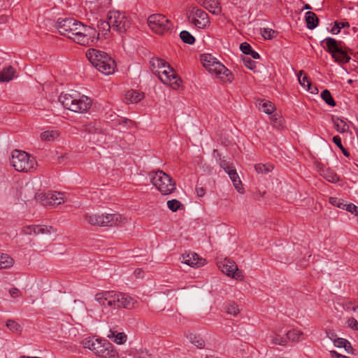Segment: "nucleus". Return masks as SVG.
I'll use <instances>...</instances> for the list:
<instances>
[{"label":"nucleus","instance_id":"1","mask_svg":"<svg viewBox=\"0 0 358 358\" xmlns=\"http://www.w3.org/2000/svg\"><path fill=\"white\" fill-rule=\"evenodd\" d=\"M57 28L61 35L84 46H90L99 40V34L91 27L84 25L74 18L59 19Z\"/></svg>","mask_w":358,"mask_h":358},{"label":"nucleus","instance_id":"2","mask_svg":"<svg viewBox=\"0 0 358 358\" xmlns=\"http://www.w3.org/2000/svg\"><path fill=\"white\" fill-rule=\"evenodd\" d=\"M90 62L99 72L105 75H110L115 72L116 63L106 52L91 48L86 52Z\"/></svg>","mask_w":358,"mask_h":358},{"label":"nucleus","instance_id":"3","mask_svg":"<svg viewBox=\"0 0 358 358\" xmlns=\"http://www.w3.org/2000/svg\"><path fill=\"white\" fill-rule=\"evenodd\" d=\"M201 61L204 68L222 82L231 83L234 80L233 73L210 54L201 55Z\"/></svg>","mask_w":358,"mask_h":358},{"label":"nucleus","instance_id":"4","mask_svg":"<svg viewBox=\"0 0 358 358\" xmlns=\"http://www.w3.org/2000/svg\"><path fill=\"white\" fill-rule=\"evenodd\" d=\"M83 345L102 358L118 357V353L114 346L107 340L88 338L83 341Z\"/></svg>","mask_w":358,"mask_h":358},{"label":"nucleus","instance_id":"5","mask_svg":"<svg viewBox=\"0 0 358 358\" xmlns=\"http://www.w3.org/2000/svg\"><path fill=\"white\" fill-rule=\"evenodd\" d=\"M125 220L118 213H93L86 214L85 220L92 226L96 227H117Z\"/></svg>","mask_w":358,"mask_h":358},{"label":"nucleus","instance_id":"6","mask_svg":"<svg viewBox=\"0 0 358 358\" xmlns=\"http://www.w3.org/2000/svg\"><path fill=\"white\" fill-rule=\"evenodd\" d=\"M59 100L65 108L75 113H85L92 105L91 99L84 95L77 98L71 94H62Z\"/></svg>","mask_w":358,"mask_h":358},{"label":"nucleus","instance_id":"7","mask_svg":"<svg viewBox=\"0 0 358 358\" xmlns=\"http://www.w3.org/2000/svg\"><path fill=\"white\" fill-rule=\"evenodd\" d=\"M152 184L164 195L173 192L176 189L175 180L163 171L152 172L149 174Z\"/></svg>","mask_w":358,"mask_h":358},{"label":"nucleus","instance_id":"8","mask_svg":"<svg viewBox=\"0 0 358 358\" xmlns=\"http://www.w3.org/2000/svg\"><path fill=\"white\" fill-rule=\"evenodd\" d=\"M10 163L16 171L20 172H31L37 166L34 157L24 151L18 150L13 151Z\"/></svg>","mask_w":358,"mask_h":358},{"label":"nucleus","instance_id":"9","mask_svg":"<svg viewBox=\"0 0 358 358\" xmlns=\"http://www.w3.org/2000/svg\"><path fill=\"white\" fill-rule=\"evenodd\" d=\"M107 20L109 24L112 25L113 31L119 34L125 33L131 26L129 17L119 10H110L107 14Z\"/></svg>","mask_w":358,"mask_h":358},{"label":"nucleus","instance_id":"10","mask_svg":"<svg viewBox=\"0 0 358 358\" xmlns=\"http://www.w3.org/2000/svg\"><path fill=\"white\" fill-rule=\"evenodd\" d=\"M148 25L157 34H166L173 29V24L166 16L161 14H153L148 17Z\"/></svg>","mask_w":358,"mask_h":358},{"label":"nucleus","instance_id":"11","mask_svg":"<svg viewBox=\"0 0 358 358\" xmlns=\"http://www.w3.org/2000/svg\"><path fill=\"white\" fill-rule=\"evenodd\" d=\"M322 42H325L327 50L331 54L332 57L336 62L348 63L350 59V57L342 48L341 41H337L333 38H327Z\"/></svg>","mask_w":358,"mask_h":358},{"label":"nucleus","instance_id":"12","mask_svg":"<svg viewBox=\"0 0 358 358\" xmlns=\"http://www.w3.org/2000/svg\"><path fill=\"white\" fill-rule=\"evenodd\" d=\"M152 71L164 84L170 85L173 89L180 87L181 79L170 65H167L165 69H155Z\"/></svg>","mask_w":358,"mask_h":358},{"label":"nucleus","instance_id":"13","mask_svg":"<svg viewBox=\"0 0 358 358\" xmlns=\"http://www.w3.org/2000/svg\"><path fill=\"white\" fill-rule=\"evenodd\" d=\"M188 20L198 29H206L210 25L208 14L203 10L194 8L187 15Z\"/></svg>","mask_w":358,"mask_h":358},{"label":"nucleus","instance_id":"14","mask_svg":"<svg viewBox=\"0 0 358 358\" xmlns=\"http://www.w3.org/2000/svg\"><path fill=\"white\" fill-rule=\"evenodd\" d=\"M219 268L223 273L234 279L237 280H243L244 279L242 271L238 269L236 262L231 259H224L219 265Z\"/></svg>","mask_w":358,"mask_h":358},{"label":"nucleus","instance_id":"15","mask_svg":"<svg viewBox=\"0 0 358 358\" xmlns=\"http://www.w3.org/2000/svg\"><path fill=\"white\" fill-rule=\"evenodd\" d=\"M95 300L104 308H117L115 292L108 291L97 293L95 295Z\"/></svg>","mask_w":358,"mask_h":358},{"label":"nucleus","instance_id":"16","mask_svg":"<svg viewBox=\"0 0 358 358\" xmlns=\"http://www.w3.org/2000/svg\"><path fill=\"white\" fill-rule=\"evenodd\" d=\"M22 231L27 235L41 236V237H47L52 231H55L54 228L51 226L45 225H29L22 229Z\"/></svg>","mask_w":358,"mask_h":358},{"label":"nucleus","instance_id":"17","mask_svg":"<svg viewBox=\"0 0 358 358\" xmlns=\"http://www.w3.org/2000/svg\"><path fill=\"white\" fill-rule=\"evenodd\" d=\"M137 301L125 293L116 292L117 308H126L131 310L135 308Z\"/></svg>","mask_w":358,"mask_h":358},{"label":"nucleus","instance_id":"18","mask_svg":"<svg viewBox=\"0 0 358 358\" xmlns=\"http://www.w3.org/2000/svg\"><path fill=\"white\" fill-rule=\"evenodd\" d=\"M182 262L191 267H200L205 264L206 260L199 257L196 253L192 252L189 254H183L182 255Z\"/></svg>","mask_w":358,"mask_h":358},{"label":"nucleus","instance_id":"19","mask_svg":"<svg viewBox=\"0 0 358 358\" xmlns=\"http://www.w3.org/2000/svg\"><path fill=\"white\" fill-rule=\"evenodd\" d=\"M45 205L58 206L64 202V194L62 192H50L45 196Z\"/></svg>","mask_w":358,"mask_h":358},{"label":"nucleus","instance_id":"20","mask_svg":"<svg viewBox=\"0 0 358 358\" xmlns=\"http://www.w3.org/2000/svg\"><path fill=\"white\" fill-rule=\"evenodd\" d=\"M199 2L205 8L213 14L218 15L222 11L217 0H200Z\"/></svg>","mask_w":358,"mask_h":358},{"label":"nucleus","instance_id":"21","mask_svg":"<svg viewBox=\"0 0 358 358\" xmlns=\"http://www.w3.org/2000/svg\"><path fill=\"white\" fill-rule=\"evenodd\" d=\"M298 80L300 85L304 87H306L308 91L310 92L312 94L315 93V91L317 92V89L316 87H314V90L312 89L311 83L303 70H301L299 72Z\"/></svg>","mask_w":358,"mask_h":358},{"label":"nucleus","instance_id":"22","mask_svg":"<svg viewBox=\"0 0 358 358\" xmlns=\"http://www.w3.org/2000/svg\"><path fill=\"white\" fill-rule=\"evenodd\" d=\"M15 74V70L12 66L3 68L0 71V82H9L13 79Z\"/></svg>","mask_w":358,"mask_h":358},{"label":"nucleus","instance_id":"23","mask_svg":"<svg viewBox=\"0 0 358 358\" xmlns=\"http://www.w3.org/2000/svg\"><path fill=\"white\" fill-rule=\"evenodd\" d=\"M144 97L143 94L139 93L136 90L128 91L125 94V101L127 103H138Z\"/></svg>","mask_w":358,"mask_h":358},{"label":"nucleus","instance_id":"24","mask_svg":"<svg viewBox=\"0 0 358 358\" xmlns=\"http://www.w3.org/2000/svg\"><path fill=\"white\" fill-rule=\"evenodd\" d=\"M318 17L312 11H308L306 13V26L309 29H315L318 24Z\"/></svg>","mask_w":358,"mask_h":358},{"label":"nucleus","instance_id":"25","mask_svg":"<svg viewBox=\"0 0 358 358\" xmlns=\"http://www.w3.org/2000/svg\"><path fill=\"white\" fill-rule=\"evenodd\" d=\"M59 132L57 130H48L41 134V139L43 141H53L58 138Z\"/></svg>","mask_w":358,"mask_h":358},{"label":"nucleus","instance_id":"26","mask_svg":"<svg viewBox=\"0 0 358 358\" xmlns=\"http://www.w3.org/2000/svg\"><path fill=\"white\" fill-rule=\"evenodd\" d=\"M232 173H229V176L231 180L235 189L239 193H243V188L242 187L241 180L236 172V171H231Z\"/></svg>","mask_w":358,"mask_h":358},{"label":"nucleus","instance_id":"27","mask_svg":"<svg viewBox=\"0 0 358 358\" xmlns=\"http://www.w3.org/2000/svg\"><path fill=\"white\" fill-rule=\"evenodd\" d=\"M259 108L265 113L270 115L274 111L275 107L271 101L261 100L259 103Z\"/></svg>","mask_w":358,"mask_h":358},{"label":"nucleus","instance_id":"28","mask_svg":"<svg viewBox=\"0 0 358 358\" xmlns=\"http://www.w3.org/2000/svg\"><path fill=\"white\" fill-rule=\"evenodd\" d=\"M217 157H219V164L220 166L224 170V171L229 175L232 173L231 171H236L233 164L227 162L224 159L221 157V155L217 152Z\"/></svg>","mask_w":358,"mask_h":358},{"label":"nucleus","instance_id":"29","mask_svg":"<svg viewBox=\"0 0 358 358\" xmlns=\"http://www.w3.org/2000/svg\"><path fill=\"white\" fill-rule=\"evenodd\" d=\"M321 175L331 182H336L339 180L338 176L329 169L322 170Z\"/></svg>","mask_w":358,"mask_h":358},{"label":"nucleus","instance_id":"30","mask_svg":"<svg viewBox=\"0 0 358 358\" xmlns=\"http://www.w3.org/2000/svg\"><path fill=\"white\" fill-rule=\"evenodd\" d=\"M6 326L13 333L15 334H21L22 331V327L21 325L14 320L9 319L6 322Z\"/></svg>","mask_w":358,"mask_h":358},{"label":"nucleus","instance_id":"31","mask_svg":"<svg viewBox=\"0 0 358 358\" xmlns=\"http://www.w3.org/2000/svg\"><path fill=\"white\" fill-rule=\"evenodd\" d=\"M334 127L339 133H345L349 130V126L343 120L337 117L334 120Z\"/></svg>","mask_w":358,"mask_h":358},{"label":"nucleus","instance_id":"32","mask_svg":"<svg viewBox=\"0 0 358 358\" xmlns=\"http://www.w3.org/2000/svg\"><path fill=\"white\" fill-rule=\"evenodd\" d=\"M0 268H8L13 266V259L6 254H1L0 256Z\"/></svg>","mask_w":358,"mask_h":358},{"label":"nucleus","instance_id":"33","mask_svg":"<svg viewBox=\"0 0 358 358\" xmlns=\"http://www.w3.org/2000/svg\"><path fill=\"white\" fill-rule=\"evenodd\" d=\"M98 28L99 32L96 31L99 35L101 33L104 36H106L110 30L112 29V25L109 24V21H99L98 22Z\"/></svg>","mask_w":358,"mask_h":358},{"label":"nucleus","instance_id":"34","mask_svg":"<svg viewBox=\"0 0 358 358\" xmlns=\"http://www.w3.org/2000/svg\"><path fill=\"white\" fill-rule=\"evenodd\" d=\"M321 98L329 106L334 107L336 103L328 90H324L321 93Z\"/></svg>","mask_w":358,"mask_h":358},{"label":"nucleus","instance_id":"35","mask_svg":"<svg viewBox=\"0 0 358 358\" xmlns=\"http://www.w3.org/2000/svg\"><path fill=\"white\" fill-rule=\"evenodd\" d=\"M150 64L152 66V70L154 71L155 69H165L167 65H169L164 60L159 58H152Z\"/></svg>","mask_w":358,"mask_h":358},{"label":"nucleus","instance_id":"36","mask_svg":"<svg viewBox=\"0 0 358 358\" xmlns=\"http://www.w3.org/2000/svg\"><path fill=\"white\" fill-rule=\"evenodd\" d=\"M188 338L190 342L196 345L199 348H203L205 346V342L203 339L199 336L196 334H190L188 336Z\"/></svg>","mask_w":358,"mask_h":358},{"label":"nucleus","instance_id":"37","mask_svg":"<svg viewBox=\"0 0 358 358\" xmlns=\"http://www.w3.org/2000/svg\"><path fill=\"white\" fill-rule=\"evenodd\" d=\"M281 329L276 330L275 335L271 339V343L274 345H285L287 343L286 337H282L280 335Z\"/></svg>","mask_w":358,"mask_h":358},{"label":"nucleus","instance_id":"38","mask_svg":"<svg viewBox=\"0 0 358 358\" xmlns=\"http://www.w3.org/2000/svg\"><path fill=\"white\" fill-rule=\"evenodd\" d=\"M255 169L258 173L266 174L273 169V166L271 164H257L255 166Z\"/></svg>","mask_w":358,"mask_h":358},{"label":"nucleus","instance_id":"39","mask_svg":"<svg viewBox=\"0 0 358 358\" xmlns=\"http://www.w3.org/2000/svg\"><path fill=\"white\" fill-rule=\"evenodd\" d=\"M115 331H110V334L108 335V338H113V337H115V340L114 341L117 343V344H123L126 342L127 341V336L124 333H118L116 335L115 334Z\"/></svg>","mask_w":358,"mask_h":358},{"label":"nucleus","instance_id":"40","mask_svg":"<svg viewBox=\"0 0 358 358\" xmlns=\"http://www.w3.org/2000/svg\"><path fill=\"white\" fill-rule=\"evenodd\" d=\"M180 38L182 42L189 45H192L195 42L194 37L187 31H182L180 33Z\"/></svg>","mask_w":358,"mask_h":358},{"label":"nucleus","instance_id":"41","mask_svg":"<svg viewBox=\"0 0 358 358\" xmlns=\"http://www.w3.org/2000/svg\"><path fill=\"white\" fill-rule=\"evenodd\" d=\"M167 206L172 212H176L178 210L184 208L183 204L177 199H172L167 201Z\"/></svg>","mask_w":358,"mask_h":358},{"label":"nucleus","instance_id":"42","mask_svg":"<svg viewBox=\"0 0 358 358\" xmlns=\"http://www.w3.org/2000/svg\"><path fill=\"white\" fill-rule=\"evenodd\" d=\"M302 335V332L299 330H292L289 331L286 334L287 341L288 340L292 341L293 342L299 341L300 336Z\"/></svg>","mask_w":358,"mask_h":358},{"label":"nucleus","instance_id":"43","mask_svg":"<svg viewBox=\"0 0 358 358\" xmlns=\"http://www.w3.org/2000/svg\"><path fill=\"white\" fill-rule=\"evenodd\" d=\"M329 203L334 206H336L341 209H345L346 203H344V201L341 199H338L337 197H329Z\"/></svg>","mask_w":358,"mask_h":358},{"label":"nucleus","instance_id":"44","mask_svg":"<svg viewBox=\"0 0 358 358\" xmlns=\"http://www.w3.org/2000/svg\"><path fill=\"white\" fill-rule=\"evenodd\" d=\"M227 313L236 316L240 313V309L236 303H232L228 306Z\"/></svg>","mask_w":358,"mask_h":358},{"label":"nucleus","instance_id":"45","mask_svg":"<svg viewBox=\"0 0 358 358\" xmlns=\"http://www.w3.org/2000/svg\"><path fill=\"white\" fill-rule=\"evenodd\" d=\"M262 36L265 39H272L275 36V31L271 29H264L262 31Z\"/></svg>","mask_w":358,"mask_h":358},{"label":"nucleus","instance_id":"46","mask_svg":"<svg viewBox=\"0 0 358 358\" xmlns=\"http://www.w3.org/2000/svg\"><path fill=\"white\" fill-rule=\"evenodd\" d=\"M240 49L243 52V53L245 55H249V53L252 50L251 45L247 42H243L240 45Z\"/></svg>","mask_w":358,"mask_h":358},{"label":"nucleus","instance_id":"47","mask_svg":"<svg viewBox=\"0 0 358 358\" xmlns=\"http://www.w3.org/2000/svg\"><path fill=\"white\" fill-rule=\"evenodd\" d=\"M243 61L245 66L246 67H248L249 69L253 70L254 69H255V67H256L255 62L254 61H252L250 58L244 57L243 59Z\"/></svg>","mask_w":358,"mask_h":358},{"label":"nucleus","instance_id":"48","mask_svg":"<svg viewBox=\"0 0 358 358\" xmlns=\"http://www.w3.org/2000/svg\"><path fill=\"white\" fill-rule=\"evenodd\" d=\"M136 358H153L147 350H141L137 352Z\"/></svg>","mask_w":358,"mask_h":358},{"label":"nucleus","instance_id":"49","mask_svg":"<svg viewBox=\"0 0 358 358\" xmlns=\"http://www.w3.org/2000/svg\"><path fill=\"white\" fill-rule=\"evenodd\" d=\"M348 343V340L342 338H337L334 339V344L337 348H343L345 345Z\"/></svg>","mask_w":358,"mask_h":358},{"label":"nucleus","instance_id":"50","mask_svg":"<svg viewBox=\"0 0 358 358\" xmlns=\"http://www.w3.org/2000/svg\"><path fill=\"white\" fill-rule=\"evenodd\" d=\"M349 327L354 330H358V322L354 317H350L347 321Z\"/></svg>","mask_w":358,"mask_h":358},{"label":"nucleus","instance_id":"51","mask_svg":"<svg viewBox=\"0 0 358 358\" xmlns=\"http://www.w3.org/2000/svg\"><path fill=\"white\" fill-rule=\"evenodd\" d=\"M344 308L345 310H352L355 313H358V304H354L352 302L347 303Z\"/></svg>","mask_w":358,"mask_h":358},{"label":"nucleus","instance_id":"52","mask_svg":"<svg viewBox=\"0 0 358 358\" xmlns=\"http://www.w3.org/2000/svg\"><path fill=\"white\" fill-rule=\"evenodd\" d=\"M345 209L352 213H355L356 216L357 217L358 206L354 205L353 203H349L346 204Z\"/></svg>","mask_w":358,"mask_h":358},{"label":"nucleus","instance_id":"53","mask_svg":"<svg viewBox=\"0 0 358 358\" xmlns=\"http://www.w3.org/2000/svg\"><path fill=\"white\" fill-rule=\"evenodd\" d=\"M20 290L16 287H13L9 289V294L13 298H17L20 294Z\"/></svg>","mask_w":358,"mask_h":358},{"label":"nucleus","instance_id":"54","mask_svg":"<svg viewBox=\"0 0 358 358\" xmlns=\"http://www.w3.org/2000/svg\"><path fill=\"white\" fill-rule=\"evenodd\" d=\"M333 141L341 150L344 148L342 145L341 138L339 136H334L333 137Z\"/></svg>","mask_w":358,"mask_h":358},{"label":"nucleus","instance_id":"55","mask_svg":"<svg viewBox=\"0 0 358 358\" xmlns=\"http://www.w3.org/2000/svg\"><path fill=\"white\" fill-rule=\"evenodd\" d=\"M196 192L199 197H202L206 194V189L203 187H199L198 185H196Z\"/></svg>","mask_w":358,"mask_h":358},{"label":"nucleus","instance_id":"56","mask_svg":"<svg viewBox=\"0 0 358 358\" xmlns=\"http://www.w3.org/2000/svg\"><path fill=\"white\" fill-rule=\"evenodd\" d=\"M338 27V24H337V21L334 22V25L331 29V32L333 34H338L340 32V30Z\"/></svg>","mask_w":358,"mask_h":358},{"label":"nucleus","instance_id":"57","mask_svg":"<svg viewBox=\"0 0 358 358\" xmlns=\"http://www.w3.org/2000/svg\"><path fill=\"white\" fill-rule=\"evenodd\" d=\"M337 24H338V29L339 30H341V29L343 28H345V27H350V24L348 22H338L337 21Z\"/></svg>","mask_w":358,"mask_h":358},{"label":"nucleus","instance_id":"58","mask_svg":"<svg viewBox=\"0 0 358 358\" xmlns=\"http://www.w3.org/2000/svg\"><path fill=\"white\" fill-rule=\"evenodd\" d=\"M134 275L136 278H142L143 275V271L141 268H136L134 271Z\"/></svg>","mask_w":358,"mask_h":358},{"label":"nucleus","instance_id":"59","mask_svg":"<svg viewBox=\"0 0 358 358\" xmlns=\"http://www.w3.org/2000/svg\"><path fill=\"white\" fill-rule=\"evenodd\" d=\"M343 348H345V351L348 353H350L353 350L352 347L351 346L350 343L348 341V343H346V345H345L343 346Z\"/></svg>","mask_w":358,"mask_h":358},{"label":"nucleus","instance_id":"60","mask_svg":"<svg viewBox=\"0 0 358 358\" xmlns=\"http://www.w3.org/2000/svg\"><path fill=\"white\" fill-rule=\"evenodd\" d=\"M250 55H251V57L253 58V59H259V55L258 52H257L256 51L252 50L251 52L249 53Z\"/></svg>","mask_w":358,"mask_h":358},{"label":"nucleus","instance_id":"61","mask_svg":"<svg viewBox=\"0 0 358 358\" xmlns=\"http://www.w3.org/2000/svg\"><path fill=\"white\" fill-rule=\"evenodd\" d=\"M8 20V16L7 15H0V23L6 22Z\"/></svg>","mask_w":358,"mask_h":358},{"label":"nucleus","instance_id":"62","mask_svg":"<svg viewBox=\"0 0 358 358\" xmlns=\"http://www.w3.org/2000/svg\"><path fill=\"white\" fill-rule=\"evenodd\" d=\"M327 336L328 337H329L330 339L333 341L334 339H336L335 337L336 336V335L334 332H327Z\"/></svg>","mask_w":358,"mask_h":358},{"label":"nucleus","instance_id":"63","mask_svg":"<svg viewBox=\"0 0 358 358\" xmlns=\"http://www.w3.org/2000/svg\"><path fill=\"white\" fill-rule=\"evenodd\" d=\"M341 151H342L343 154L345 156H346V157H349L350 156V153L348 152V151L345 148H343L341 149Z\"/></svg>","mask_w":358,"mask_h":358},{"label":"nucleus","instance_id":"64","mask_svg":"<svg viewBox=\"0 0 358 358\" xmlns=\"http://www.w3.org/2000/svg\"><path fill=\"white\" fill-rule=\"evenodd\" d=\"M122 122L125 124H127L128 122H129L131 124L133 123V122L131 120H130L129 119H126V118L122 120Z\"/></svg>","mask_w":358,"mask_h":358}]
</instances>
